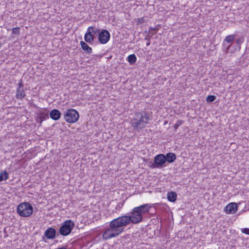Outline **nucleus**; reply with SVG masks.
Returning a JSON list of instances; mask_svg holds the SVG:
<instances>
[{
	"label": "nucleus",
	"mask_w": 249,
	"mask_h": 249,
	"mask_svg": "<svg viewBox=\"0 0 249 249\" xmlns=\"http://www.w3.org/2000/svg\"><path fill=\"white\" fill-rule=\"evenodd\" d=\"M12 34L15 35H19L20 34V28L16 27L12 29Z\"/></svg>",
	"instance_id": "4be33fe9"
},
{
	"label": "nucleus",
	"mask_w": 249,
	"mask_h": 249,
	"mask_svg": "<svg viewBox=\"0 0 249 249\" xmlns=\"http://www.w3.org/2000/svg\"><path fill=\"white\" fill-rule=\"evenodd\" d=\"M223 46L224 48H225V52H226L227 53H228L229 49H230V46H228L227 47H226V45H225V43H223Z\"/></svg>",
	"instance_id": "c756f323"
},
{
	"label": "nucleus",
	"mask_w": 249,
	"mask_h": 249,
	"mask_svg": "<svg viewBox=\"0 0 249 249\" xmlns=\"http://www.w3.org/2000/svg\"><path fill=\"white\" fill-rule=\"evenodd\" d=\"M243 233L249 235V229L244 228L242 230Z\"/></svg>",
	"instance_id": "bb28decb"
},
{
	"label": "nucleus",
	"mask_w": 249,
	"mask_h": 249,
	"mask_svg": "<svg viewBox=\"0 0 249 249\" xmlns=\"http://www.w3.org/2000/svg\"><path fill=\"white\" fill-rule=\"evenodd\" d=\"M79 118V115L77 111L74 109H69L64 113V118L69 123L76 122Z\"/></svg>",
	"instance_id": "0eeeda50"
},
{
	"label": "nucleus",
	"mask_w": 249,
	"mask_h": 249,
	"mask_svg": "<svg viewBox=\"0 0 249 249\" xmlns=\"http://www.w3.org/2000/svg\"><path fill=\"white\" fill-rule=\"evenodd\" d=\"M167 197L169 201L174 202L177 199V194L175 192H169L167 193Z\"/></svg>",
	"instance_id": "2eb2a0df"
},
{
	"label": "nucleus",
	"mask_w": 249,
	"mask_h": 249,
	"mask_svg": "<svg viewBox=\"0 0 249 249\" xmlns=\"http://www.w3.org/2000/svg\"><path fill=\"white\" fill-rule=\"evenodd\" d=\"M148 166L151 168H161L166 166L164 154H160L154 157V162H149Z\"/></svg>",
	"instance_id": "423d86ee"
},
{
	"label": "nucleus",
	"mask_w": 249,
	"mask_h": 249,
	"mask_svg": "<svg viewBox=\"0 0 249 249\" xmlns=\"http://www.w3.org/2000/svg\"><path fill=\"white\" fill-rule=\"evenodd\" d=\"M1 43L0 42V48H1Z\"/></svg>",
	"instance_id": "7c9ffc66"
},
{
	"label": "nucleus",
	"mask_w": 249,
	"mask_h": 249,
	"mask_svg": "<svg viewBox=\"0 0 249 249\" xmlns=\"http://www.w3.org/2000/svg\"><path fill=\"white\" fill-rule=\"evenodd\" d=\"M151 206L149 204H145L133 209L130 215H126L129 218V224H138L142 221V215L149 213Z\"/></svg>",
	"instance_id": "f03ea898"
},
{
	"label": "nucleus",
	"mask_w": 249,
	"mask_h": 249,
	"mask_svg": "<svg viewBox=\"0 0 249 249\" xmlns=\"http://www.w3.org/2000/svg\"><path fill=\"white\" fill-rule=\"evenodd\" d=\"M137 58L134 54H130L127 57V61L131 65L134 64Z\"/></svg>",
	"instance_id": "a211bd4d"
},
{
	"label": "nucleus",
	"mask_w": 249,
	"mask_h": 249,
	"mask_svg": "<svg viewBox=\"0 0 249 249\" xmlns=\"http://www.w3.org/2000/svg\"><path fill=\"white\" fill-rule=\"evenodd\" d=\"M216 99V96L213 95H208L206 98V101L208 103L213 102Z\"/></svg>",
	"instance_id": "412c9836"
},
{
	"label": "nucleus",
	"mask_w": 249,
	"mask_h": 249,
	"mask_svg": "<svg viewBox=\"0 0 249 249\" xmlns=\"http://www.w3.org/2000/svg\"><path fill=\"white\" fill-rule=\"evenodd\" d=\"M9 178V175L7 171H3L0 174V181L7 180Z\"/></svg>",
	"instance_id": "6ab92c4d"
},
{
	"label": "nucleus",
	"mask_w": 249,
	"mask_h": 249,
	"mask_svg": "<svg viewBox=\"0 0 249 249\" xmlns=\"http://www.w3.org/2000/svg\"><path fill=\"white\" fill-rule=\"evenodd\" d=\"M81 48L87 53H90L92 52V49L89 46L88 44L83 41H80Z\"/></svg>",
	"instance_id": "4468645a"
},
{
	"label": "nucleus",
	"mask_w": 249,
	"mask_h": 249,
	"mask_svg": "<svg viewBox=\"0 0 249 249\" xmlns=\"http://www.w3.org/2000/svg\"><path fill=\"white\" fill-rule=\"evenodd\" d=\"M18 88L17 89H23L24 85H23V83L21 80H20V82L18 83Z\"/></svg>",
	"instance_id": "a878e982"
},
{
	"label": "nucleus",
	"mask_w": 249,
	"mask_h": 249,
	"mask_svg": "<svg viewBox=\"0 0 249 249\" xmlns=\"http://www.w3.org/2000/svg\"><path fill=\"white\" fill-rule=\"evenodd\" d=\"M145 22L144 18H141L137 19V24L139 25Z\"/></svg>",
	"instance_id": "b1692460"
},
{
	"label": "nucleus",
	"mask_w": 249,
	"mask_h": 249,
	"mask_svg": "<svg viewBox=\"0 0 249 249\" xmlns=\"http://www.w3.org/2000/svg\"><path fill=\"white\" fill-rule=\"evenodd\" d=\"M39 118L41 122L49 118L48 112L46 110L39 111Z\"/></svg>",
	"instance_id": "f3484780"
},
{
	"label": "nucleus",
	"mask_w": 249,
	"mask_h": 249,
	"mask_svg": "<svg viewBox=\"0 0 249 249\" xmlns=\"http://www.w3.org/2000/svg\"><path fill=\"white\" fill-rule=\"evenodd\" d=\"M56 235L58 236L59 233H56V230L52 227L48 228L44 232V235L48 239H54Z\"/></svg>",
	"instance_id": "9d476101"
},
{
	"label": "nucleus",
	"mask_w": 249,
	"mask_h": 249,
	"mask_svg": "<svg viewBox=\"0 0 249 249\" xmlns=\"http://www.w3.org/2000/svg\"><path fill=\"white\" fill-rule=\"evenodd\" d=\"M165 157V161L168 163H172L177 158L176 155L174 153H168L166 155H164Z\"/></svg>",
	"instance_id": "ddd939ff"
},
{
	"label": "nucleus",
	"mask_w": 249,
	"mask_h": 249,
	"mask_svg": "<svg viewBox=\"0 0 249 249\" xmlns=\"http://www.w3.org/2000/svg\"><path fill=\"white\" fill-rule=\"evenodd\" d=\"M151 119L150 114L142 111L136 113L131 121L132 126L136 129H142Z\"/></svg>",
	"instance_id": "7ed1b4c3"
},
{
	"label": "nucleus",
	"mask_w": 249,
	"mask_h": 249,
	"mask_svg": "<svg viewBox=\"0 0 249 249\" xmlns=\"http://www.w3.org/2000/svg\"><path fill=\"white\" fill-rule=\"evenodd\" d=\"M96 33L97 31L94 30V28L93 26L89 27L84 36L85 41L89 43H91L94 39V35L96 34Z\"/></svg>",
	"instance_id": "1a4fd4ad"
},
{
	"label": "nucleus",
	"mask_w": 249,
	"mask_h": 249,
	"mask_svg": "<svg viewBox=\"0 0 249 249\" xmlns=\"http://www.w3.org/2000/svg\"><path fill=\"white\" fill-rule=\"evenodd\" d=\"M16 91H17L16 97L17 99H22L23 98H24L26 96V94L24 91L23 89H17Z\"/></svg>",
	"instance_id": "dca6fc26"
},
{
	"label": "nucleus",
	"mask_w": 249,
	"mask_h": 249,
	"mask_svg": "<svg viewBox=\"0 0 249 249\" xmlns=\"http://www.w3.org/2000/svg\"><path fill=\"white\" fill-rule=\"evenodd\" d=\"M158 29L157 28H156V27H155V28L150 27L149 28V31H155V33H154L153 34H156L157 32V31H158Z\"/></svg>",
	"instance_id": "cd10ccee"
},
{
	"label": "nucleus",
	"mask_w": 249,
	"mask_h": 249,
	"mask_svg": "<svg viewBox=\"0 0 249 249\" xmlns=\"http://www.w3.org/2000/svg\"><path fill=\"white\" fill-rule=\"evenodd\" d=\"M17 211L20 216L28 217L33 213V208L30 203L23 202L18 205Z\"/></svg>",
	"instance_id": "20e7f679"
},
{
	"label": "nucleus",
	"mask_w": 249,
	"mask_h": 249,
	"mask_svg": "<svg viewBox=\"0 0 249 249\" xmlns=\"http://www.w3.org/2000/svg\"><path fill=\"white\" fill-rule=\"evenodd\" d=\"M75 224L71 220H67L65 221L59 229V234L66 236L69 235L73 229Z\"/></svg>",
	"instance_id": "39448f33"
},
{
	"label": "nucleus",
	"mask_w": 249,
	"mask_h": 249,
	"mask_svg": "<svg viewBox=\"0 0 249 249\" xmlns=\"http://www.w3.org/2000/svg\"><path fill=\"white\" fill-rule=\"evenodd\" d=\"M96 31L98 32V40L100 43L104 44L109 40L110 35L107 30L103 29L101 31L99 30Z\"/></svg>",
	"instance_id": "6e6552de"
},
{
	"label": "nucleus",
	"mask_w": 249,
	"mask_h": 249,
	"mask_svg": "<svg viewBox=\"0 0 249 249\" xmlns=\"http://www.w3.org/2000/svg\"><path fill=\"white\" fill-rule=\"evenodd\" d=\"M183 123L182 120H178L177 123L175 124L174 127L175 130H177L178 128Z\"/></svg>",
	"instance_id": "5701e85b"
},
{
	"label": "nucleus",
	"mask_w": 249,
	"mask_h": 249,
	"mask_svg": "<svg viewBox=\"0 0 249 249\" xmlns=\"http://www.w3.org/2000/svg\"><path fill=\"white\" fill-rule=\"evenodd\" d=\"M145 40H147L146 46H149L150 44V38L146 37H145Z\"/></svg>",
	"instance_id": "c85d7f7f"
},
{
	"label": "nucleus",
	"mask_w": 249,
	"mask_h": 249,
	"mask_svg": "<svg viewBox=\"0 0 249 249\" xmlns=\"http://www.w3.org/2000/svg\"><path fill=\"white\" fill-rule=\"evenodd\" d=\"M60 112L56 109H53L50 112V118L54 121L58 120L61 117Z\"/></svg>",
	"instance_id": "f8f14e48"
},
{
	"label": "nucleus",
	"mask_w": 249,
	"mask_h": 249,
	"mask_svg": "<svg viewBox=\"0 0 249 249\" xmlns=\"http://www.w3.org/2000/svg\"><path fill=\"white\" fill-rule=\"evenodd\" d=\"M224 210L228 214L234 213L237 210V205L234 202L230 203L225 207Z\"/></svg>",
	"instance_id": "9b49d317"
},
{
	"label": "nucleus",
	"mask_w": 249,
	"mask_h": 249,
	"mask_svg": "<svg viewBox=\"0 0 249 249\" xmlns=\"http://www.w3.org/2000/svg\"><path fill=\"white\" fill-rule=\"evenodd\" d=\"M129 224V218H127L126 215L113 219L109 222V227L103 233V239L107 240L116 237L124 231L125 227Z\"/></svg>",
	"instance_id": "f257e3e1"
},
{
	"label": "nucleus",
	"mask_w": 249,
	"mask_h": 249,
	"mask_svg": "<svg viewBox=\"0 0 249 249\" xmlns=\"http://www.w3.org/2000/svg\"><path fill=\"white\" fill-rule=\"evenodd\" d=\"M235 38V36L233 35H229L226 37L224 42H226L228 43H231Z\"/></svg>",
	"instance_id": "aec40b11"
},
{
	"label": "nucleus",
	"mask_w": 249,
	"mask_h": 249,
	"mask_svg": "<svg viewBox=\"0 0 249 249\" xmlns=\"http://www.w3.org/2000/svg\"><path fill=\"white\" fill-rule=\"evenodd\" d=\"M244 41V38L241 37L237 38L236 40V43L238 45H240V44Z\"/></svg>",
	"instance_id": "393cba45"
}]
</instances>
